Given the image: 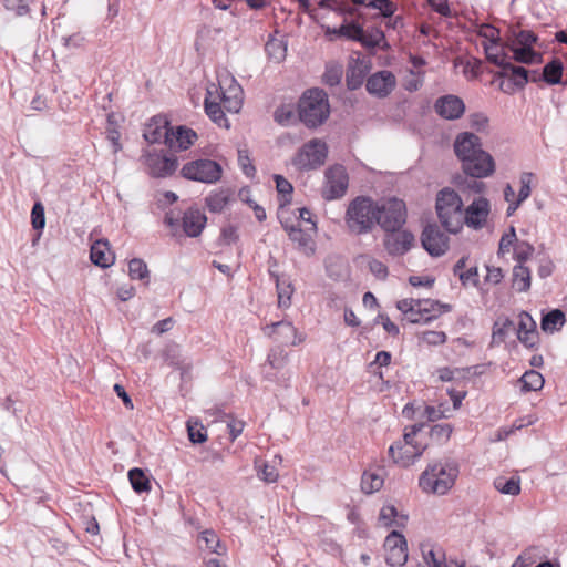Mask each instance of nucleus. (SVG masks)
<instances>
[{
	"mask_svg": "<svg viewBox=\"0 0 567 567\" xmlns=\"http://www.w3.org/2000/svg\"><path fill=\"white\" fill-rule=\"evenodd\" d=\"M483 48L486 59L491 63L499 66L502 70L509 62V56L505 52L504 45L501 42L483 43Z\"/></svg>",
	"mask_w": 567,
	"mask_h": 567,
	"instance_id": "obj_32",
	"label": "nucleus"
},
{
	"mask_svg": "<svg viewBox=\"0 0 567 567\" xmlns=\"http://www.w3.org/2000/svg\"><path fill=\"white\" fill-rule=\"evenodd\" d=\"M464 173L473 178H484L495 171V162L487 152H478L474 157L462 163Z\"/></svg>",
	"mask_w": 567,
	"mask_h": 567,
	"instance_id": "obj_15",
	"label": "nucleus"
},
{
	"mask_svg": "<svg viewBox=\"0 0 567 567\" xmlns=\"http://www.w3.org/2000/svg\"><path fill=\"white\" fill-rule=\"evenodd\" d=\"M349 176L343 165L336 164L324 172L321 195L326 200L339 199L347 193Z\"/></svg>",
	"mask_w": 567,
	"mask_h": 567,
	"instance_id": "obj_9",
	"label": "nucleus"
},
{
	"mask_svg": "<svg viewBox=\"0 0 567 567\" xmlns=\"http://www.w3.org/2000/svg\"><path fill=\"white\" fill-rule=\"evenodd\" d=\"M533 178H534V174L530 172H524L520 174V177H519L520 188H519L518 196H517L519 202H524L530 196V192H532L530 185H532Z\"/></svg>",
	"mask_w": 567,
	"mask_h": 567,
	"instance_id": "obj_59",
	"label": "nucleus"
},
{
	"mask_svg": "<svg viewBox=\"0 0 567 567\" xmlns=\"http://www.w3.org/2000/svg\"><path fill=\"white\" fill-rule=\"evenodd\" d=\"M435 209L442 227L450 234H457L464 225V204L457 192L450 187L436 195Z\"/></svg>",
	"mask_w": 567,
	"mask_h": 567,
	"instance_id": "obj_3",
	"label": "nucleus"
},
{
	"mask_svg": "<svg viewBox=\"0 0 567 567\" xmlns=\"http://www.w3.org/2000/svg\"><path fill=\"white\" fill-rule=\"evenodd\" d=\"M422 340L430 346H440L446 341V334L443 331H425Z\"/></svg>",
	"mask_w": 567,
	"mask_h": 567,
	"instance_id": "obj_62",
	"label": "nucleus"
},
{
	"mask_svg": "<svg viewBox=\"0 0 567 567\" xmlns=\"http://www.w3.org/2000/svg\"><path fill=\"white\" fill-rule=\"evenodd\" d=\"M488 214V200L485 197H478L464 208V224L474 229H480L485 224Z\"/></svg>",
	"mask_w": 567,
	"mask_h": 567,
	"instance_id": "obj_18",
	"label": "nucleus"
},
{
	"mask_svg": "<svg viewBox=\"0 0 567 567\" xmlns=\"http://www.w3.org/2000/svg\"><path fill=\"white\" fill-rule=\"evenodd\" d=\"M214 92L212 89H207L204 106L205 112L207 116L219 127L229 128L230 124L228 118L225 115V112L223 107L220 106V103L212 100Z\"/></svg>",
	"mask_w": 567,
	"mask_h": 567,
	"instance_id": "obj_29",
	"label": "nucleus"
},
{
	"mask_svg": "<svg viewBox=\"0 0 567 567\" xmlns=\"http://www.w3.org/2000/svg\"><path fill=\"white\" fill-rule=\"evenodd\" d=\"M422 247L432 257L443 256L450 247V238L440 229L436 224H429L421 235Z\"/></svg>",
	"mask_w": 567,
	"mask_h": 567,
	"instance_id": "obj_12",
	"label": "nucleus"
},
{
	"mask_svg": "<svg viewBox=\"0 0 567 567\" xmlns=\"http://www.w3.org/2000/svg\"><path fill=\"white\" fill-rule=\"evenodd\" d=\"M300 121L309 128L322 125L330 115L328 94L319 87L303 92L298 103Z\"/></svg>",
	"mask_w": 567,
	"mask_h": 567,
	"instance_id": "obj_4",
	"label": "nucleus"
},
{
	"mask_svg": "<svg viewBox=\"0 0 567 567\" xmlns=\"http://www.w3.org/2000/svg\"><path fill=\"white\" fill-rule=\"evenodd\" d=\"M415 237L409 229L396 228L386 230L383 236V247L386 254L393 258L402 257L414 246Z\"/></svg>",
	"mask_w": 567,
	"mask_h": 567,
	"instance_id": "obj_10",
	"label": "nucleus"
},
{
	"mask_svg": "<svg viewBox=\"0 0 567 567\" xmlns=\"http://www.w3.org/2000/svg\"><path fill=\"white\" fill-rule=\"evenodd\" d=\"M128 480L134 492L141 494L151 489V482L142 468L134 467L128 471Z\"/></svg>",
	"mask_w": 567,
	"mask_h": 567,
	"instance_id": "obj_41",
	"label": "nucleus"
},
{
	"mask_svg": "<svg viewBox=\"0 0 567 567\" xmlns=\"http://www.w3.org/2000/svg\"><path fill=\"white\" fill-rule=\"evenodd\" d=\"M269 276L276 282L279 306L288 307L290 305V299L293 293V287L289 278L286 276H280L279 274L271 269H269Z\"/></svg>",
	"mask_w": 567,
	"mask_h": 567,
	"instance_id": "obj_31",
	"label": "nucleus"
},
{
	"mask_svg": "<svg viewBox=\"0 0 567 567\" xmlns=\"http://www.w3.org/2000/svg\"><path fill=\"white\" fill-rule=\"evenodd\" d=\"M293 117V112L289 106H278L274 112V120L280 125H288Z\"/></svg>",
	"mask_w": 567,
	"mask_h": 567,
	"instance_id": "obj_61",
	"label": "nucleus"
},
{
	"mask_svg": "<svg viewBox=\"0 0 567 567\" xmlns=\"http://www.w3.org/2000/svg\"><path fill=\"white\" fill-rule=\"evenodd\" d=\"M197 134L187 126L171 127L168 136H166V145L174 151H184L194 144Z\"/></svg>",
	"mask_w": 567,
	"mask_h": 567,
	"instance_id": "obj_21",
	"label": "nucleus"
},
{
	"mask_svg": "<svg viewBox=\"0 0 567 567\" xmlns=\"http://www.w3.org/2000/svg\"><path fill=\"white\" fill-rule=\"evenodd\" d=\"M375 202L369 196H357L346 210L348 231L355 236L370 234L377 225Z\"/></svg>",
	"mask_w": 567,
	"mask_h": 567,
	"instance_id": "obj_2",
	"label": "nucleus"
},
{
	"mask_svg": "<svg viewBox=\"0 0 567 567\" xmlns=\"http://www.w3.org/2000/svg\"><path fill=\"white\" fill-rule=\"evenodd\" d=\"M91 261L101 267L107 268L114 262V255L111 251L107 240L99 239L93 243L90 251Z\"/></svg>",
	"mask_w": 567,
	"mask_h": 567,
	"instance_id": "obj_28",
	"label": "nucleus"
},
{
	"mask_svg": "<svg viewBox=\"0 0 567 567\" xmlns=\"http://www.w3.org/2000/svg\"><path fill=\"white\" fill-rule=\"evenodd\" d=\"M566 321L565 313L560 309H553L543 315L540 328L545 332L553 333L561 329Z\"/></svg>",
	"mask_w": 567,
	"mask_h": 567,
	"instance_id": "obj_33",
	"label": "nucleus"
},
{
	"mask_svg": "<svg viewBox=\"0 0 567 567\" xmlns=\"http://www.w3.org/2000/svg\"><path fill=\"white\" fill-rule=\"evenodd\" d=\"M264 334L280 347L297 346L302 341L292 322L280 320L261 328Z\"/></svg>",
	"mask_w": 567,
	"mask_h": 567,
	"instance_id": "obj_11",
	"label": "nucleus"
},
{
	"mask_svg": "<svg viewBox=\"0 0 567 567\" xmlns=\"http://www.w3.org/2000/svg\"><path fill=\"white\" fill-rule=\"evenodd\" d=\"M398 516V511L393 505L383 506L380 511L379 519L385 526H392L395 522L394 518Z\"/></svg>",
	"mask_w": 567,
	"mask_h": 567,
	"instance_id": "obj_64",
	"label": "nucleus"
},
{
	"mask_svg": "<svg viewBox=\"0 0 567 567\" xmlns=\"http://www.w3.org/2000/svg\"><path fill=\"white\" fill-rule=\"evenodd\" d=\"M343 75L342 65L339 63H329L326 65L324 73L322 75V82L328 86H337L340 84Z\"/></svg>",
	"mask_w": 567,
	"mask_h": 567,
	"instance_id": "obj_49",
	"label": "nucleus"
},
{
	"mask_svg": "<svg viewBox=\"0 0 567 567\" xmlns=\"http://www.w3.org/2000/svg\"><path fill=\"white\" fill-rule=\"evenodd\" d=\"M238 165L240 166L243 173L247 177H254L256 174V167L252 165L249 151L247 148L238 150Z\"/></svg>",
	"mask_w": 567,
	"mask_h": 567,
	"instance_id": "obj_57",
	"label": "nucleus"
},
{
	"mask_svg": "<svg viewBox=\"0 0 567 567\" xmlns=\"http://www.w3.org/2000/svg\"><path fill=\"white\" fill-rule=\"evenodd\" d=\"M267 363L274 370H282L287 363V353L280 348L272 349L267 358Z\"/></svg>",
	"mask_w": 567,
	"mask_h": 567,
	"instance_id": "obj_53",
	"label": "nucleus"
},
{
	"mask_svg": "<svg viewBox=\"0 0 567 567\" xmlns=\"http://www.w3.org/2000/svg\"><path fill=\"white\" fill-rule=\"evenodd\" d=\"M171 127H168V123L164 122L163 125H148L147 128L144 132V138L151 143H158L162 138H164V142L166 143V136L169 134Z\"/></svg>",
	"mask_w": 567,
	"mask_h": 567,
	"instance_id": "obj_46",
	"label": "nucleus"
},
{
	"mask_svg": "<svg viewBox=\"0 0 567 567\" xmlns=\"http://www.w3.org/2000/svg\"><path fill=\"white\" fill-rule=\"evenodd\" d=\"M265 49L269 56L276 61H281L286 56L287 45L282 40L270 38L267 41Z\"/></svg>",
	"mask_w": 567,
	"mask_h": 567,
	"instance_id": "obj_52",
	"label": "nucleus"
},
{
	"mask_svg": "<svg viewBox=\"0 0 567 567\" xmlns=\"http://www.w3.org/2000/svg\"><path fill=\"white\" fill-rule=\"evenodd\" d=\"M181 173L187 179L214 184L220 179L223 168L213 159L200 158L186 163Z\"/></svg>",
	"mask_w": 567,
	"mask_h": 567,
	"instance_id": "obj_8",
	"label": "nucleus"
},
{
	"mask_svg": "<svg viewBox=\"0 0 567 567\" xmlns=\"http://www.w3.org/2000/svg\"><path fill=\"white\" fill-rule=\"evenodd\" d=\"M199 539L205 543L206 549H208L212 554L224 555L226 553V547L221 545L218 536L212 529H206L200 533Z\"/></svg>",
	"mask_w": 567,
	"mask_h": 567,
	"instance_id": "obj_45",
	"label": "nucleus"
},
{
	"mask_svg": "<svg viewBox=\"0 0 567 567\" xmlns=\"http://www.w3.org/2000/svg\"><path fill=\"white\" fill-rule=\"evenodd\" d=\"M382 41H385L383 31L379 28H372L371 30L364 31L362 29L361 40H358L363 47L374 49L380 45Z\"/></svg>",
	"mask_w": 567,
	"mask_h": 567,
	"instance_id": "obj_50",
	"label": "nucleus"
},
{
	"mask_svg": "<svg viewBox=\"0 0 567 567\" xmlns=\"http://www.w3.org/2000/svg\"><path fill=\"white\" fill-rule=\"evenodd\" d=\"M377 225L383 231L396 230L406 223L408 212L404 200L391 197L381 204L375 202Z\"/></svg>",
	"mask_w": 567,
	"mask_h": 567,
	"instance_id": "obj_6",
	"label": "nucleus"
},
{
	"mask_svg": "<svg viewBox=\"0 0 567 567\" xmlns=\"http://www.w3.org/2000/svg\"><path fill=\"white\" fill-rule=\"evenodd\" d=\"M206 221V216L199 209L188 208L182 218L183 230L188 237H198L202 234Z\"/></svg>",
	"mask_w": 567,
	"mask_h": 567,
	"instance_id": "obj_24",
	"label": "nucleus"
},
{
	"mask_svg": "<svg viewBox=\"0 0 567 567\" xmlns=\"http://www.w3.org/2000/svg\"><path fill=\"white\" fill-rule=\"evenodd\" d=\"M422 555L430 567H443L445 556L440 550L435 551L433 548L422 546Z\"/></svg>",
	"mask_w": 567,
	"mask_h": 567,
	"instance_id": "obj_55",
	"label": "nucleus"
},
{
	"mask_svg": "<svg viewBox=\"0 0 567 567\" xmlns=\"http://www.w3.org/2000/svg\"><path fill=\"white\" fill-rule=\"evenodd\" d=\"M231 82L227 90H224L221 86L218 89L214 84L209 89L217 94L225 110L230 113H238L243 105V90L240 85L236 83L235 79H231Z\"/></svg>",
	"mask_w": 567,
	"mask_h": 567,
	"instance_id": "obj_20",
	"label": "nucleus"
},
{
	"mask_svg": "<svg viewBox=\"0 0 567 567\" xmlns=\"http://www.w3.org/2000/svg\"><path fill=\"white\" fill-rule=\"evenodd\" d=\"M188 439L193 444H202L207 441V432L204 425L197 420L189 419L186 422Z\"/></svg>",
	"mask_w": 567,
	"mask_h": 567,
	"instance_id": "obj_47",
	"label": "nucleus"
},
{
	"mask_svg": "<svg viewBox=\"0 0 567 567\" xmlns=\"http://www.w3.org/2000/svg\"><path fill=\"white\" fill-rule=\"evenodd\" d=\"M460 468L456 461L442 458L427 465L419 478V485L429 494L445 495L455 484Z\"/></svg>",
	"mask_w": 567,
	"mask_h": 567,
	"instance_id": "obj_1",
	"label": "nucleus"
},
{
	"mask_svg": "<svg viewBox=\"0 0 567 567\" xmlns=\"http://www.w3.org/2000/svg\"><path fill=\"white\" fill-rule=\"evenodd\" d=\"M514 328V321L505 318L502 321H496L493 326L491 346L501 344L505 341L508 330Z\"/></svg>",
	"mask_w": 567,
	"mask_h": 567,
	"instance_id": "obj_48",
	"label": "nucleus"
},
{
	"mask_svg": "<svg viewBox=\"0 0 567 567\" xmlns=\"http://www.w3.org/2000/svg\"><path fill=\"white\" fill-rule=\"evenodd\" d=\"M258 476H259V478H261L262 481H265L267 483H275L278 478V472L276 471V468L272 465L264 463L258 468Z\"/></svg>",
	"mask_w": 567,
	"mask_h": 567,
	"instance_id": "obj_63",
	"label": "nucleus"
},
{
	"mask_svg": "<svg viewBox=\"0 0 567 567\" xmlns=\"http://www.w3.org/2000/svg\"><path fill=\"white\" fill-rule=\"evenodd\" d=\"M434 110L442 118L454 121L464 114L465 104L461 97L446 94L435 101Z\"/></svg>",
	"mask_w": 567,
	"mask_h": 567,
	"instance_id": "obj_17",
	"label": "nucleus"
},
{
	"mask_svg": "<svg viewBox=\"0 0 567 567\" xmlns=\"http://www.w3.org/2000/svg\"><path fill=\"white\" fill-rule=\"evenodd\" d=\"M274 179L276 182V189L278 192L279 206L285 208L291 203V194L293 192V187L291 183L282 175L276 174Z\"/></svg>",
	"mask_w": 567,
	"mask_h": 567,
	"instance_id": "obj_39",
	"label": "nucleus"
},
{
	"mask_svg": "<svg viewBox=\"0 0 567 567\" xmlns=\"http://www.w3.org/2000/svg\"><path fill=\"white\" fill-rule=\"evenodd\" d=\"M513 288L518 292H525L530 288V270L527 267L516 265L513 268Z\"/></svg>",
	"mask_w": 567,
	"mask_h": 567,
	"instance_id": "obj_38",
	"label": "nucleus"
},
{
	"mask_svg": "<svg viewBox=\"0 0 567 567\" xmlns=\"http://www.w3.org/2000/svg\"><path fill=\"white\" fill-rule=\"evenodd\" d=\"M478 35L484 39L483 43L501 42L499 30L489 24L482 25Z\"/></svg>",
	"mask_w": 567,
	"mask_h": 567,
	"instance_id": "obj_60",
	"label": "nucleus"
},
{
	"mask_svg": "<svg viewBox=\"0 0 567 567\" xmlns=\"http://www.w3.org/2000/svg\"><path fill=\"white\" fill-rule=\"evenodd\" d=\"M454 151L462 163L467 158L476 156L478 152H485L482 148L481 138L468 132L457 135L454 143Z\"/></svg>",
	"mask_w": 567,
	"mask_h": 567,
	"instance_id": "obj_19",
	"label": "nucleus"
},
{
	"mask_svg": "<svg viewBox=\"0 0 567 567\" xmlns=\"http://www.w3.org/2000/svg\"><path fill=\"white\" fill-rule=\"evenodd\" d=\"M150 174L153 177H167L172 175L178 166L177 158L174 156L150 154L146 159Z\"/></svg>",
	"mask_w": 567,
	"mask_h": 567,
	"instance_id": "obj_22",
	"label": "nucleus"
},
{
	"mask_svg": "<svg viewBox=\"0 0 567 567\" xmlns=\"http://www.w3.org/2000/svg\"><path fill=\"white\" fill-rule=\"evenodd\" d=\"M205 202L209 212L221 213L229 202V194L224 189L213 192L206 197Z\"/></svg>",
	"mask_w": 567,
	"mask_h": 567,
	"instance_id": "obj_42",
	"label": "nucleus"
},
{
	"mask_svg": "<svg viewBox=\"0 0 567 567\" xmlns=\"http://www.w3.org/2000/svg\"><path fill=\"white\" fill-rule=\"evenodd\" d=\"M416 307L425 308V317H432V321L439 318L442 313L450 312L452 307L449 303H442L432 299H415Z\"/></svg>",
	"mask_w": 567,
	"mask_h": 567,
	"instance_id": "obj_37",
	"label": "nucleus"
},
{
	"mask_svg": "<svg viewBox=\"0 0 567 567\" xmlns=\"http://www.w3.org/2000/svg\"><path fill=\"white\" fill-rule=\"evenodd\" d=\"M498 78H508V83H501V90L511 93L515 89H524L530 81L529 71L520 65H514L511 61L497 74Z\"/></svg>",
	"mask_w": 567,
	"mask_h": 567,
	"instance_id": "obj_16",
	"label": "nucleus"
},
{
	"mask_svg": "<svg viewBox=\"0 0 567 567\" xmlns=\"http://www.w3.org/2000/svg\"><path fill=\"white\" fill-rule=\"evenodd\" d=\"M538 37L530 30H513L506 40V48L513 53L512 59L522 64H539L543 62L542 53L534 49Z\"/></svg>",
	"mask_w": 567,
	"mask_h": 567,
	"instance_id": "obj_5",
	"label": "nucleus"
},
{
	"mask_svg": "<svg viewBox=\"0 0 567 567\" xmlns=\"http://www.w3.org/2000/svg\"><path fill=\"white\" fill-rule=\"evenodd\" d=\"M128 275L133 280L148 279L150 271L146 262L140 258H133L128 262Z\"/></svg>",
	"mask_w": 567,
	"mask_h": 567,
	"instance_id": "obj_51",
	"label": "nucleus"
},
{
	"mask_svg": "<svg viewBox=\"0 0 567 567\" xmlns=\"http://www.w3.org/2000/svg\"><path fill=\"white\" fill-rule=\"evenodd\" d=\"M385 561L391 567H401L408 560V544L402 534L391 532L384 540Z\"/></svg>",
	"mask_w": 567,
	"mask_h": 567,
	"instance_id": "obj_13",
	"label": "nucleus"
},
{
	"mask_svg": "<svg viewBox=\"0 0 567 567\" xmlns=\"http://www.w3.org/2000/svg\"><path fill=\"white\" fill-rule=\"evenodd\" d=\"M396 86V79L391 71L381 70L367 78L365 89L372 96L384 99Z\"/></svg>",
	"mask_w": 567,
	"mask_h": 567,
	"instance_id": "obj_14",
	"label": "nucleus"
},
{
	"mask_svg": "<svg viewBox=\"0 0 567 567\" xmlns=\"http://www.w3.org/2000/svg\"><path fill=\"white\" fill-rule=\"evenodd\" d=\"M288 236L290 240L298 244V248L302 250L307 256H310L315 252L311 236L302 230L299 225L296 228H289Z\"/></svg>",
	"mask_w": 567,
	"mask_h": 567,
	"instance_id": "obj_35",
	"label": "nucleus"
},
{
	"mask_svg": "<svg viewBox=\"0 0 567 567\" xmlns=\"http://www.w3.org/2000/svg\"><path fill=\"white\" fill-rule=\"evenodd\" d=\"M517 338L527 348H534L538 340L536 322L530 315L525 311L519 315Z\"/></svg>",
	"mask_w": 567,
	"mask_h": 567,
	"instance_id": "obj_25",
	"label": "nucleus"
},
{
	"mask_svg": "<svg viewBox=\"0 0 567 567\" xmlns=\"http://www.w3.org/2000/svg\"><path fill=\"white\" fill-rule=\"evenodd\" d=\"M327 155V144L321 140L313 138L299 148L291 163L299 171H312L324 164Z\"/></svg>",
	"mask_w": 567,
	"mask_h": 567,
	"instance_id": "obj_7",
	"label": "nucleus"
},
{
	"mask_svg": "<svg viewBox=\"0 0 567 567\" xmlns=\"http://www.w3.org/2000/svg\"><path fill=\"white\" fill-rule=\"evenodd\" d=\"M355 6L379 10L380 17L391 18L396 11V4L391 0H351Z\"/></svg>",
	"mask_w": 567,
	"mask_h": 567,
	"instance_id": "obj_34",
	"label": "nucleus"
},
{
	"mask_svg": "<svg viewBox=\"0 0 567 567\" xmlns=\"http://www.w3.org/2000/svg\"><path fill=\"white\" fill-rule=\"evenodd\" d=\"M518 382L522 384L520 391L527 393L540 390L544 386L545 380L538 371L528 370L519 378Z\"/></svg>",
	"mask_w": 567,
	"mask_h": 567,
	"instance_id": "obj_36",
	"label": "nucleus"
},
{
	"mask_svg": "<svg viewBox=\"0 0 567 567\" xmlns=\"http://www.w3.org/2000/svg\"><path fill=\"white\" fill-rule=\"evenodd\" d=\"M494 487L502 494L515 496L520 493V478L518 476L509 478L499 476L494 480Z\"/></svg>",
	"mask_w": 567,
	"mask_h": 567,
	"instance_id": "obj_40",
	"label": "nucleus"
},
{
	"mask_svg": "<svg viewBox=\"0 0 567 567\" xmlns=\"http://www.w3.org/2000/svg\"><path fill=\"white\" fill-rule=\"evenodd\" d=\"M424 449V446H404L398 441L389 447V455L395 464L409 466L422 455Z\"/></svg>",
	"mask_w": 567,
	"mask_h": 567,
	"instance_id": "obj_23",
	"label": "nucleus"
},
{
	"mask_svg": "<svg viewBox=\"0 0 567 567\" xmlns=\"http://www.w3.org/2000/svg\"><path fill=\"white\" fill-rule=\"evenodd\" d=\"M564 72V64L559 59H553L543 68L542 75L532 78V82L536 83L543 81L548 85H556L561 83Z\"/></svg>",
	"mask_w": 567,
	"mask_h": 567,
	"instance_id": "obj_30",
	"label": "nucleus"
},
{
	"mask_svg": "<svg viewBox=\"0 0 567 567\" xmlns=\"http://www.w3.org/2000/svg\"><path fill=\"white\" fill-rule=\"evenodd\" d=\"M31 224L35 230H42L45 226L44 206L41 202H35L32 207Z\"/></svg>",
	"mask_w": 567,
	"mask_h": 567,
	"instance_id": "obj_56",
	"label": "nucleus"
},
{
	"mask_svg": "<svg viewBox=\"0 0 567 567\" xmlns=\"http://www.w3.org/2000/svg\"><path fill=\"white\" fill-rule=\"evenodd\" d=\"M396 308L411 323L427 324L432 322V317H425L426 309L416 307V301L413 298L399 300L396 302Z\"/></svg>",
	"mask_w": 567,
	"mask_h": 567,
	"instance_id": "obj_26",
	"label": "nucleus"
},
{
	"mask_svg": "<svg viewBox=\"0 0 567 567\" xmlns=\"http://www.w3.org/2000/svg\"><path fill=\"white\" fill-rule=\"evenodd\" d=\"M383 486V477L374 472L365 471L361 477V489L365 494L378 492Z\"/></svg>",
	"mask_w": 567,
	"mask_h": 567,
	"instance_id": "obj_43",
	"label": "nucleus"
},
{
	"mask_svg": "<svg viewBox=\"0 0 567 567\" xmlns=\"http://www.w3.org/2000/svg\"><path fill=\"white\" fill-rule=\"evenodd\" d=\"M362 29L363 28L358 22H348L344 20V22L338 29H333L332 32L339 37H344L358 42V40H361Z\"/></svg>",
	"mask_w": 567,
	"mask_h": 567,
	"instance_id": "obj_44",
	"label": "nucleus"
},
{
	"mask_svg": "<svg viewBox=\"0 0 567 567\" xmlns=\"http://www.w3.org/2000/svg\"><path fill=\"white\" fill-rule=\"evenodd\" d=\"M370 66L360 59L353 60L349 63L346 73V84L348 90L354 91L361 87Z\"/></svg>",
	"mask_w": 567,
	"mask_h": 567,
	"instance_id": "obj_27",
	"label": "nucleus"
},
{
	"mask_svg": "<svg viewBox=\"0 0 567 567\" xmlns=\"http://www.w3.org/2000/svg\"><path fill=\"white\" fill-rule=\"evenodd\" d=\"M515 243H517L516 230L514 226H511L508 231L501 237L497 252L498 256H504L508 252Z\"/></svg>",
	"mask_w": 567,
	"mask_h": 567,
	"instance_id": "obj_54",
	"label": "nucleus"
},
{
	"mask_svg": "<svg viewBox=\"0 0 567 567\" xmlns=\"http://www.w3.org/2000/svg\"><path fill=\"white\" fill-rule=\"evenodd\" d=\"M534 252V247L527 241H517L514 247V257L522 265L525 262Z\"/></svg>",
	"mask_w": 567,
	"mask_h": 567,
	"instance_id": "obj_58",
	"label": "nucleus"
}]
</instances>
